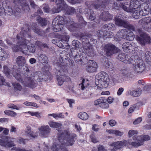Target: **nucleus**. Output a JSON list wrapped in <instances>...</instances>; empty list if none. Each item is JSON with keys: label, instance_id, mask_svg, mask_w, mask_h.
<instances>
[{"label": "nucleus", "instance_id": "obj_46", "mask_svg": "<svg viewBox=\"0 0 151 151\" xmlns=\"http://www.w3.org/2000/svg\"><path fill=\"white\" fill-rule=\"evenodd\" d=\"M97 68L94 65V67H91L87 66L86 67V71L89 73H92L96 71Z\"/></svg>", "mask_w": 151, "mask_h": 151}, {"label": "nucleus", "instance_id": "obj_30", "mask_svg": "<svg viewBox=\"0 0 151 151\" xmlns=\"http://www.w3.org/2000/svg\"><path fill=\"white\" fill-rule=\"evenodd\" d=\"M16 62L18 66H22L25 63L26 60L24 57L19 56L16 59Z\"/></svg>", "mask_w": 151, "mask_h": 151}, {"label": "nucleus", "instance_id": "obj_24", "mask_svg": "<svg viewBox=\"0 0 151 151\" xmlns=\"http://www.w3.org/2000/svg\"><path fill=\"white\" fill-rule=\"evenodd\" d=\"M31 27L34 32L38 35L42 36H44L45 35V31L39 29L37 26V24L36 23H33Z\"/></svg>", "mask_w": 151, "mask_h": 151}, {"label": "nucleus", "instance_id": "obj_45", "mask_svg": "<svg viewBox=\"0 0 151 151\" xmlns=\"http://www.w3.org/2000/svg\"><path fill=\"white\" fill-rule=\"evenodd\" d=\"M88 82V80L85 81L84 79H83L81 83L82 90H83L86 87H87L89 85Z\"/></svg>", "mask_w": 151, "mask_h": 151}, {"label": "nucleus", "instance_id": "obj_31", "mask_svg": "<svg viewBox=\"0 0 151 151\" xmlns=\"http://www.w3.org/2000/svg\"><path fill=\"white\" fill-rule=\"evenodd\" d=\"M14 66L12 68V70H11L8 68L7 65H5L3 66V72L6 76L9 77L10 74H12V72L14 71Z\"/></svg>", "mask_w": 151, "mask_h": 151}, {"label": "nucleus", "instance_id": "obj_14", "mask_svg": "<svg viewBox=\"0 0 151 151\" xmlns=\"http://www.w3.org/2000/svg\"><path fill=\"white\" fill-rule=\"evenodd\" d=\"M14 139L9 136H2L0 137V145L6 148L14 147L15 144L14 143V142L12 140Z\"/></svg>", "mask_w": 151, "mask_h": 151}, {"label": "nucleus", "instance_id": "obj_53", "mask_svg": "<svg viewBox=\"0 0 151 151\" xmlns=\"http://www.w3.org/2000/svg\"><path fill=\"white\" fill-rule=\"evenodd\" d=\"M133 17L135 19H137L141 17L140 14L139 13L138 10L134 11L132 15Z\"/></svg>", "mask_w": 151, "mask_h": 151}, {"label": "nucleus", "instance_id": "obj_27", "mask_svg": "<svg viewBox=\"0 0 151 151\" xmlns=\"http://www.w3.org/2000/svg\"><path fill=\"white\" fill-rule=\"evenodd\" d=\"M12 75L18 81L22 83L23 80L22 78L21 75L20 73L18 72L17 69H15L14 71L12 72Z\"/></svg>", "mask_w": 151, "mask_h": 151}, {"label": "nucleus", "instance_id": "obj_42", "mask_svg": "<svg viewBox=\"0 0 151 151\" xmlns=\"http://www.w3.org/2000/svg\"><path fill=\"white\" fill-rule=\"evenodd\" d=\"M72 44L74 47L76 48H79L81 47L82 45L81 43L78 41L76 40H74L72 42Z\"/></svg>", "mask_w": 151, "mask_h": 151}, {"label": "nucleus", "instance_id": "obj_1", "mask_svg": "<svg viewBox=\"0 0 151 151\" xmlns=\"http://www.w3.org/2000/svg\"><path fill=\"white\" fill-rule=\"evenodd\" d=\"M65 51V55H66L65 59L67 60L66 63L64 64L61 63L57 64L58 66L60 67V70H57L56 74L58 84L61 86L64 82H68L71 80L70 78L68 76H66L65 73L68 72L67 67H71L74 65L73 60L72 59L73 58L76 63L79 65H84L87 63L88 59L85 54L84 55L80 54V53L74 50L73 52L71 50V52L66 54Z\"/></svg>", "mask_w": 151, "mask_h": 151}, {"label": "nucleus", "instance_id": "obj_32", "mask_svg": "<svg viewBox=\"0 0 151 151\" xmlns=\"http://www.w3.org/2000/svg\"><path fill=\"white\" fill-rule=\"evenodd\" d=\"M35 45L40 50H42L45 48H49L47 44L43 43L38 40L36 41Z\"/></svg>", "mask_w": 151, "mask_h": 151}, {"label": "nucleus", "instance_id": "obj_19", "mask_svg": "<svg viewBox=\"0 0 151 151\" xmlns=\"http://www.w3.org/2000/svg\"><path fill=\"white\" fill-rule=\"evenodd\" d=\"M122 48L125 52L131 53L135 50L136 47L133 46L132 44L128 42L124 43L122 45Z\"/></svg>", "mask_w": 151, "mask_h": 151}, {"label": "nucleus", "instance_id": "obj_43", "mask_svg": "<svg viewBox=\"0 0 151 151\" xmlns=\"http://www.w3.org/2000/svg\"><path fill=\"white\" fill-rule=\"evenodd\" d=\"M4 113L12 117H15L17 115V113L13 111L9 110H5L4 111Z\"/></svg>", "mask_w": 151, "mask_h": 151}, {"label": "nucleus", "instance_id": "obj_29", "mask_svg": "<svg viewBox=\"0 0 151 151\" xmlns=\"http://www.w3.org/2000/svg\"><path fill=\"white\" fill-rule=\"evenodd\" d=\"M27 49L30 53H33L35 52L36 48L35 46L32 44H30V42L29 40H27Z\"/></svg>", "mask_w": 151, "mask_h": 151}, {"label": "nucleus", "instance_id": "obj_55", "mask_svg": "<svg viewBox=\"0 0 151 151\" xmlns=\"http://www.w3.org/2000/svg\"><path fill=\"white\" fill-rule=\"evenodd\" d=\"M146 6L145 7V6H143H143H141V7L144 8V9L143 10L144 12H145V14H145V15L148 14L149 11V8L148 4H146Z\"/></svg>", "mask_w": 151, "mask_h": 151}, {"label": "nucleus", "instance_id": "obj_52", "mask_svg": "<svg viewBox=\"0 0 151 151\" xmlns=\"http://www.w3.org/2000/svg\"><path fill=\"white\" fill-rule=\"evenodd\" d=\"M94 65L96 67H98L97 63L94 61L91 60H90L88 61V66L91 67H93V66L94 67Z\"/></svg>", "mask_w": 151, "mask_h": 151}, {"label": "nucleus", "instance_id": "obj_25", "mask_svg": "<svg viewBox=\"0 0 151 151\" xmlns=\"http://www.w3.org/2000/svg\"><path fill=\"white\" fill-rule=\"evenodd\" d=\"M126 140L117 141L110 144L109 145L111 146L114 147L116 149H119L123 146L126 145Z\"/></svg>", "mask_w": 151, "mask_h": 151}, {"label": "nucleus", "instance_id": "obj_61", "mask_svg": "<svg viewBox=\"0 0 151 151\" xmlns=\"http://www.w3.org/2000/svg\"><path fill=\"white\" fill-rule=\"evenodd\" d=\"M7 106L9 108L17 110H19V108L17 107L16 105L13 104H9L7 105Z\"/></svg>", "mask_w": 151, "mask_h": 151}, {"label": "nucleus", "instance_id": "obj_49", "mask_svg": "<svg viewBox=\"0 0 151 151\" xmlns=\"http://www.w3.org/2000/svg\"><path fill=\"white\" fill-rule=\"evenodd\" d=\"M90 138L91 139V141L93 143H96L99 142V140L96 138L95 134L94 133L91 134L90 136Z\"/></svg>", "mask_w": 151, "mask_h": 151}, {"label": "nucleus", "instance_id": "obj_10", "mask_svg": "<svg viewBox=\"0 0 151 151\" xmlns=\"http://www.w3.org/2000/svg\"><path fill=\"white\" fill-rule=\"evenodd\" d=\"M88 34L86 32L81 33L79 35V37L80 39H81L82 42V47L83 49V52L84 51L87 53V51L89 52L90 49H92V46L89 43V41L88 38L84 37L87 36Z\"/></svg>", "mask_w": 151, "mask_h": 151}, {"label": "nucleus", "instance_id": "obj_41", "mask_svg": "<svg viewBox=\"0 0 151 151\" xmlns=\"http://www.w3.org/2000/svg\"><path fill=\"white\" fill-rule=\"evenodd\" d=\"M12 84L15 90L20 91H21L22 89V86L18 83H12Z\"/></svg>", "mask_w": 151, "mask_h": 151}, {"label": "nucleus", "instance_id": "obj_64", "mask_svg": "<svg viewBox=\"0 0 151 151\" xmlns=\"http://www.w3.org/2000/svg\"><path fill=\"white\" fill-rule=\"evenodd\" d=\"M128 70L127 69L124 70H122V76H123L124 78L126 77H128L129 76L128 75Z\"/></svg>", "mask_w": 151, "mask_h": 151}, {"label": "nucleus", "instance_id": "obj_62", "mask_svg": "<svg viewBox=\"0 0 151 151\" xmlns=\"http://www.w3.org/2000/svg\"><path fill=\"white\" fill-rule=\"evenodd\" d=\"M137 131L133 130H130L128 132L129 137H131L134 134H137Z\"/></svg>", "mask_w": 151, "mask_h": 151}, {"label": "nucleus", "instance_id": "obj_40", "mask_svg": "<svg viewBox=\"0 0 151 151\" xmlns=\"http://www.w3.org/2000/svg\"><path fill=\"white\" fill-rule=\"evenodd\" d=\"M126 36L127 38H126V39L129 41L133 40L134 37V35L133 32L131 31L129 32V33L127 31V36Z\"/></svg>", "mask_w": 151, "mask_h": 151}, {"label": "nucleus", "instance_id": "obj_56", "mask_svg": "<svg viewBox=\"0 0 151 151\" xmlns=\"http://www.w3.org/2000/svg\"><path fill=\"white\" fill-rule=\"evenodd\" d=\"M49 116H52L55 118H56L57 117L60 118L62 117V114L61 113L57 114L53 113L49 114Z\"/></svg>", "mask_w": 151, "mask_h": 151}, {"label": "nucleus", "instance_id": "obj_20", "mask_svg": "<svg viewBox=\"0 0 151 151\" xmlns=\"http://www.w3.org/2000/svg\"><path fill=\"white\" fill-rule=\"evenodd\" d=\"M41 135L44 137H47L51 131V129L48 125L42 126L38 129Z\"/></svg>", "mask_w": 151, "mask_h": 151}, {"label": "nucleus", "instance_id": "obj_35", "mask_svg": "<svg viewBox=\"0 0 151 151\" xmlns=\"http://www.w3.org/2000/svg\"><path fill=\"white\" fill-rule=\"evenodd\" d=\"M142 90L141 88H138L136 91H130V94L134 97H137L141 94Z\"/></svg>", "mask_w": 151, "mask_h": 151}, {"label": "nucleus", "instance_id": "obj_63", "mask_svg": "<svg viewBox=\"0 0 151 151\" xmlns=\"http://www.w3.org/2000/svg\"><path fill=\"white\" fill-rule=\"evenodd\" d=\"M11 149L13 150H15V151H33L31 150H25V149H21L19 148H17L16 147H13Z\"/></svg>", "mask_w": 151, "mask_h": 151}, {"label": "nucleus", "instance_id": "obj_33", "mask_svg": "<svg viewBox=\"0 0 151 151\" xmlns=\"http://www.w3.org/2000/svg\"><path fill=\"white\" fill-rule=\"evenodd\" d=\"M37 21L38 23L42 26L47 25V19L45 18H43L41 17H38Z\"/></svg>", "mask_w": 151, "mask_h": 151}, {"label": "nucleus", "instance_id": "obj_15", "mask_svg": "<svg viewBox=\"0 0 151 151\" xmlns=\"http://www.w3.org/2000/svg\"><path fill=\"white\" fill-rule=\"evenodd\" d=\"M139 36H137L136 39L138 42L142 45H145L146 43H149L151 40L150 37L146 33L142 32L140 29H138Z\"/></svg>", "mask_w": 151, "mask_h": 151}, {"label": "nucleus", "instance_id": "obj_7", "mask_svg": "<svg viewBox=\"0 0 151 151\" xmlns=\"http://www.w3.org/2000/svg\"><path fill=\"white\" fill-rule=\"evenodd\" d=\"M98 83L97 85V88L101 89L108 86L109 83V78L108 74L105 72L102 71L98 74Z\"/></svg>", "mask_w": 151, "mask_h": 151}, {"label": "nucleus", "instance_id": "obj_18", "mask_svg": "<svg viewBox=\"0 0 151 151\" xmlns=\"http://www.w3.org/2000/svg\"><path fill=\"white\" fill-rule=\"evenodd\" d=\"M96 34L99 37L104 39L111 38L113 36V33L111 32L106 30H99Z\"/></svg>", "mask_w": 151, "mask_h": 151}, {"label": "nucleus", "instance_id": "obj_44", "mask_svg": "<svg viewBox=\"0 0 151 151\" xmlns=\"http://www.w3.org/2000/svg\"><path fill=\"white\" fill-rule=\"evenodd\" d=\"M39 59L40 61L43 63H46L47 62L48 58L45 55H40L39 57Z\"/></svg>", "mask_w": 151, "mask_h": 151}, {"label": "nucleus", "instance_id": "obj_57", "mask_svg": "<svg viewBox=\"0 0 151 151\" xmlns=\"http://www.w3.org/2000/svg\"><path fill=\"white\" fill-rule=\"evenodd\" d=\"M24 70V74H26L27 76H30L31 74L30 73V70L29 68L27 66H25L23 68Z\"/></svg>", "mask_w": 151, "mask_h": 151}, {"label": "nucleus", "instance_id": "obj_11", "mask_svg": "<svg viewBox=\"0 0 151 151\" xmlns=\"http://www.w3.org/2000/svg\"><path fill=\"white\" fill-rule=\"evenodd\" d=\"M115 24L117 26L122 27L130 30L135 31V27L127 21L123 20L120 18L116 16L115 18Z\"/></svg>", "mask_w": 151, "mask_h": 151}, {"label": "nucleus", "instance_id": "obj_36", "mask_svg": "<svg viewBox=\"0 0 151 151\" xmlns=\"http://www.w3.org/2000/svg\"><path fill=\"white\" fill-rule=\"evenodd\" d=\"M107 132L109 134H114L116 136H121L123 134V132L116 130H107Z\"/></svg>", "mask_w": 151, "mask_h": 151}, {"label": "nucleus", "instance_id": "obj_2", "mask_svg": "<svg viewBox=\"0 0 151 151\" xmlns=\"http://www.w3.org/2000/svg\"><path fill=\"white\" fill-rule=\"evenodd\" d=\"M76 137V134H70L67 130L59 132L58 135V142L53 143L51 149L53 151H68L66 146L73 145Z\"/></svg>", "mask_w": 151, "mask_h": 151}, {"label": "nucleus", "instance_id": "obj_17", "mask_svg": "<svg viewBox=\"0 0 151 151\" xmlns=\"http://www.w3.org/2000/svg\"><path fill=\"white\" fill-rule=\"evenodd\" d=\"M106 102V99L104 97H101L95 101L94 104L96 106L99 105L102 108L107 109L109 107V105Z\"/></svg>", "mask_w": 151, "mask_h": 151}, {"label": "nucleus", "instance_id": "obj_28", "mask_svg": "<svg viewBox=\"0 0 151 151\" xmlns=\"http://www.w3.org/2000/svg\"><path fill=\"white\" fill-rule=\"evenodd\" d=\"M25 132L27 135L33 138H35L38 136V133L37 132H34L33 131L31 130V128L29 126H27V129Z\"/></svg>", "mask_w": 151, "mask_h": 151}, {"label": "nucleus", "instance_id": "obj_16", "mask_svg": "<svg viewBox=\"0 0 151 151\" xmlns=\"http://www.w3.org/2000/svg\"><path fill=\"white\" fill-rule=\"evenodd\" d=\"M132 56H128V55L125 53H120L118 56L117 58L120 61H122L126 64H131V63H133V59H132Z\"/></svg>", "mask_w": 151, "mask_h": 151}, {"label": "nucleus", "instance_id": "obj_4", "mask_svg": "<svg viewBox=\"0 0 151 151\" xmlns=\"http://www.w3.org/2000/svg\"><path fill=\"white\" fill-rule=\"evenodd\" d=\"M115 5V9L119 10L121 8L125 11L129 12H133L134 9H140L141 6H143V4L137 0H131L130 3H120L119 4L116 3Z\"/></svg>", "mask_w": 151, "mask_h": 151}, {"label": "nucleus", "instance_id": "obj_6", "mask_svg": "<svg viewBox=\"0 0 151 151\" xmlns=\"http://www.w3.org/2000/svg\"><path fill=\"white\" fill-rule=\"evenodd\" d=\"M55 3L57 7L55 10L56 13H59L63 10L65 14L70 15L76 12V9L73 7L68 6L64 0H55Z\"/></svg>", "mask_w": 151, "mask_h": 151}, {"label": "nucleus", "instance_id": "obj_38", "mask_svg": "<svg viewBox=\"0 0 151 151\" xmlns=\"http://www.w3.org/2000/svg\"><path fill=\"white\" fill-rule=\"evenodd\" d=\"M104 27L105 29L113 31L115 29V25L114 24L109 23L105 24L104 26Z\"/></svg>", "mask_w": 151, "mask_h": 151}, {"label": "nucleus", "instance_id": "obj_50", "mask_svg": "<svg viewBox=\"0 0 151 151\" xmlns=\"http://www.w3.org/2000/svg\"><path fill=\"white\" fill-rule=\"evenodd\" d=\"M145 57L148 61L151 63V52L147 51L145 53Z\"/></svg>", "mask_w": 151, "mask_h": 151}, {"label": "nucleus", "instance_id": "obj_21", "mask_svg": "<svg viewBox=\"0 0 151 151\" xmlns=\"http://www.w3.org/2000/svg\"><path fill=\"white\" fill-rule=\"evenodd\" d=\"M87 7L88 9H86L85 10V13L87 17L91 20H94L96 18V16L92 9L95 8H89L87 6Z\"/></svg>", "mask_w": 151, "mask_h": 151}, {"label": "nucleus", "instance_id": "obj_26", "mask_svg": "<svg viewBox=\"0 0 151 151\" xmlns=\"http://www.w3.org/2000/svg\"><path fill=\"white\" fill-rule=\"evenodd\" d=\"M127 31L126 29L120 30L116 34V35L118 37L117 40H119L121 39H126Z\"/></svg>", "mask_w": 151, "mask_h": 151}, {"label": "nucleus", "instance_id": "obj_13", "mask_svg": "<svg viewBox=\"0 0 151 151\" xmlns=\"http://www.w3.org/2000/svg\"><path fill=\"white\" fill-rule=\"evenodd\" d=\"M22 84L25 87L32 89L36 88L38 85L35 77H31L30 76L25 77Z\"/></svg>", "mask_w": 151, "mask_h": 151}, {"label": "nucleus", "instance_id": "obj_34", "mask_svg": "<svg viewBox=\"0 0 151 151\" xmlns=\"http://www.w3.org/2000/svg\"><path fill=\"white\" fill-rule=\"evenodd\" d=\"M48 124L50 127L54 128H58L61 126V124L60 123L54 122L53 121H50L49 122Z\"/></svg>", "mask_w": 151, "mask_h": 151}, {"label": "nucleus", "instance_id": "obj_54", "mask_svg": "<svg viewBox=\"0 0 151 151\" xmlns=\"http://www.w3.org/2000/svg\"><path fill=\"white\" fill-rule=\"evenodd\" d=\"M6 52L4 50L0 47V60H2L5 55Z\"/></svg>", "mask_w": 151, "mask_h": 151}, {"label": "nucleus", "instance_id": "obj_8", "mask_svg": "<svg viewBox=\"0 0 151 151\" xmlns=\"http://www.w3.org/2000/svg\"><path fill=\"white\" fill-rule=\"evenodd\" d=\"M132 59H133V63H131L135 67V70L137 73H141L145 69V65L142 58L137 55L132 56Z\"/></svg>", "mask_w": 151, "mask_h": 151}, {"label": "nucleus", "instance_id": "obj_3", "mask_svg": "<svg viewBox=\"0 0 151 151\" xmlns=\"http://www.w3.org/2000/svg\"><path fill=\"white\" fill-rule=\"evenodd\" d=\"M58 15L52 22L53 30L56 32H58L61 30L64 25H66L68 29L71 32H75L78 29L76 24L71 20L69 17L66 19L65 16Z\"/></svg>", "mask_w": 151, "mask_h": 151}, {"label": "nucleus", "instance_id": "obj_5", "mask_svg": "<svg viewBox=\"0 0 151 151\" xmlns=\"http://www.w3.org/2000/svg\"><path fill=\"white\" fill-rule=\"evenodd\" d=\"M23 31H21L19 34L17 35V39L20 41L17 42L16 45H13L12 47V49L13 52H17L19 51H22L23 53H25L24 51L27 48V42L26 39L24 38V37ZM25 50L27 51V50Z\"/></svg>", "mask_w": 151, "mask_h": 151}, {"label": "nucleus", "instance_id": "obj_60", "mask_svg": "<svg viewBox=\"0 0 151 151\" xmlns=\"http://www.w3.org/2000/svg\"><path fill=\"white\" fill-rule=\"evenodd\" d=\"M140 137L141 139L143 141H148L150 139V137L148 135H142Z\"/></svg>", "mask_w": 151, "mask_h": 151}, {"label": "nucleus", "instance_id": "obj_47", "mask_svg": "<svg viewBox=\"0 0 151 151\" xmlns=\"http://www.w3.org/2000/svg\"><path fill=\"white\" fill-rule=\"evenodd\" d=\"M143 143L142 142H131L130 145L135 148H137L139 146L143 145Z\"/></svg>", "mask_w": 151, "mask_h": 151}, {"label": "nucleus", "instance_id": "obj_12", "mask_svg": "<svg viewBox=\"0 0 151 151\" xmlns=\"http://www.w3.org/2000/svg\"><path fill=\"white\" fill-rule=\"evenodd\" d=\"M103 50L104 53L108 57L111 56L113 54L117 53L119 51L118 48L111 43L105 45Z\"/></svg>", "mask_w": 151, "mask_h": 151}, {"label": "nucleus", "instance_id": "obj_48", "mask_svg": "<svg viewBox=\"0 0 151 151\" xmlns=\"http://www.w3.org/2000/svg\"><path fill=\"white\" fill-rule=\"evenodd\" d=\"M61 42H68L69 39V36L64 35H61L60 36Z\"/></svg>", "mask_w": 151, "mask_h": 151}, {"label": "nucleus", "instance_id": "obj_9", "mask_svg": "<svg viewBox=\"0 0 151 151\" xmlns=\"http://www.w3.org/2000/svg\"><path fill=\"white\" fill-rule=\"evenodd\" d=\"M109 2V0H96L93 1H86L85 4L88 7L101 9L102 8H105Z\"/></svg>", "mask_w": 151, "mask_h": 151}, {"label": "nucleus", "instance_id": "obj_39", "mask_svg": "<svg viewBox=\"0 0 151 151\" xmlns=\"http://www.w3.org/2000/svg\"><path fill=\"white\" fill-rule=\"evenodd\" d=\"M79 118L83 120H86L88 119V114L85 112H81L78 115Z\"/></svg>", "mask_w": 151, "mask_h": 151}, {"label": "nucleus", "instance_id": "obj_51", "mask_svg": "<svg viewBox=\"0 0 151 151\" xmlns=\"http://www.w3.org/2000/svg\"><path fill=\"white\" fill-rule=\"evenodd\" d=\"M43 14V13L42 10L40 9L39 8L37 11V12H35L33 14V16H38V17H40V16Z\"/></svg>", "mask_w": 151, "mask_h": 151}, {"label": "nucleus", "instance_id": "obj_37", "mask_svg": "<svg viewBox=\"0 0 151 151\" xmlns=\"http://www.w3.org/2000/svg\"><path fill=\"white\" fill-rule=\"evenodd\" d=\"M58 46L60 48L65 49H68L70 47V46L69 45L68 42H61L60 43L58 42Z\"/></svg>", "mask_w": 151, "mask_h": 151}, {"label": "nucleus", "instance_id": "obj_58", "mask_svg": "<svg viewBox=\"0 0 151 151\" xmlns=\"http://www.w3.org/2000/svg\"><path fill=\"white\" fill-rule=\"evenodd\" d=\"M98 151H107V150L102 145H99L98 147ZM91 151H96L95 149H92Z\"/></svg>", "mask_w": 151, "mask_h": 151}, {"label": "nucleus", "instance_id": "obj_59", "mask_svg": "<svg viewBox=\"0 0 151 151\" xmlns=\"http://www.w3.org/2000/svg\"><path fill=\"white\" fill-rule=\"evenodd\" d=\"M66 100L69 103L70 107L71 108H72L73 105L72 104H75V103L74 100L73 99H66Z\"/></svg>", "mask_w": 151, "mask_h": 151}, {"label": "nucleus", "instance_id": "obj_23", "mask_svg": "<svg viewBox=\"0 0 151 151\" xmlns=\"http://www.w3.org/2000/svg\"><path fill=\"white\" fill-rule=\"evenodd\" d=\"M113 17V16L110 14L108 11H106L102 12L99 18L104 21H107L112 20Z\"/></svg>", "mask_w": 151, "mask_h": 151}, {"label": "nucleus", "instance_id": "obj_22", "mask_svg": "<svg viewBox=\"0 0 151 151\" xmlns=\"http://www.w3.org/2000/svg\"><path fill=\"white\" fill-rule=\"evenodd\" d=\"M143 29L147 30L149 28L148 24L151 23V17H147L142 19L139 21Z\"/></svg>", "mask_w": 151, "mask_h": 151}]
</instances>
